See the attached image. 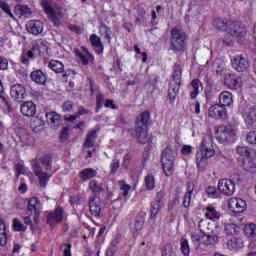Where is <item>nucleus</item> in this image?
<instances>
[{
  "label": "nucleus",
  "mask_w": 256,
  "mask_h": 256,
  "mask_svg": "<svg viewBox=\"0 0 256 256\" xmlns=\"http://www.w3.org/2000/svg\"><path fill=\"white\" fill-rule=\"evenodd\" d=\"M215 155L213 148V138L209 135L204 136L199 151L196 153V165L198 169H205L210 157Z\"/></svg>",
  "instance_id": "f257e3e1"
},
{
  "label": "nucleus",
  "mask_w": 256,
  "mask_h": 256,
  "mask_svg": "<svg viewBox=\"0 0 256 256\" xmlns=\"http://www.w3.org/2000/svg\"><path fill=\"white\" fill-rule=\"evenodd\" d=\"M151 119V113L144 111L140 116L137 117L135 122V135L137 141L142 145H145L149 141L147 134V127L149 126V120Z\"/></svg>",
  "instance_id": "f03ea898"
},
{
  "label": "nucleus",
  "mask_w": 256,
  "mask_h": 256,
  "mask_svg": "<svg viewBox=\"0 0 256 256\" xmlns=\"http://www.w3.org/2000/svg\"><path fill=\"white\" fill-rule=\"evenodd\" d=\"M42 7L50 21L59 27V19H63V17H65V13H63V7L59 6L57 3L51 0L42 1Z\"/></svg>",
  "instance_id": "7ed1b4c3"
},
{
  "label": "nucleus",
  "mask_w": 256,
  "mask_h": 256,
  "mask_svg": "<svg viewBox=\"0 0 256 256\" xmlns=\"http://www.w3.org/2000/svg\"><path fill=\"white\" fill-rule=\"evenodd\" d=\"M176 155L177 153L169 147L164 149L162 152L161 163L163 172L165 173L166 177H171L173 175V171H175Z\"/></svg>",
  "instance_id": "20e7f679"
},
{
  "label": "nucleus",
  "mask_w": 256,
  "mask_h": 256,
  "mask_svg": "<svg viewBox=\"0 0 256 256\" xmlns=\"http://www.w3.org/2000/svg\"><path fill=\"white\" fill-rule=\"evenodd\" d=\"M189 37L183 30L175 27L171 30L170 43L173 51H183L187 47Z\"/></svg>",
  "instance_id": "39448f33"
},
{
  "label": "nucleus",
  "mask_w": 256,
  "mask_h": 256,
  "mask_svg": "<svg viewBox=\"0 0 256 256\" xmlns=\"http://www.w3.org/2000/svg\"><path fill=\"white\" fill-rule=\"evenodd\" d=\"M237 135V128L233 125L219 126L216 131V139L219 143H225V141H233V138Z\"/></svg>",
  "instance_id": "423d86ee"
},
{
  "label": "nucleus",
  "mask_w": 256,
  "mask_h": 256,
  "mask_svg": "<svg viewBox=\"0 0 256 256\" xmlns=\"http://www.w3.org/2000/svg\"><path fill=\"white\" fill-rule=\"evenodd\" d=\"M228 34L237 39H243L247 35V26L239 21L229 23Z\"/></svg>",
  "instance_id": "0eeeda50"
},
{
  "label": "nucleus",
  "mask_w": 256,
  "mask_h": 256,
  "mask_svg": "<svg viewBox=\"0 0 256 256\" xmlns=\"http://www.w3.org/2000/svg\"><path fill=\"white\" fill-rule=\"evenodd\" d=\"M218 191L226 197H231L235 193V181L231 179H221L218 182Z\"/></svg>",
  "instance_id": "6e6552de"
},
{
  "label": "nucleus",
  "mask_w": 256,
  "mask_h": 256,
  "mask_svg": "<svg viewBox=\"0 0 256 256\" xmlns=\"http://www.w3.org/2000/svg\"><path fill=\"white\" fill-rule=\"evenodd\" d=\"M232 67L238 73H243L249 69V60L243 54L238 55L232 60Z\"/></svg>",
  "instance_id": "1a4fd4ad"
},
{
  "label": "nucleus",
  "mask_w": 256,
  "mask_h": 256,
  "mask_svg": "<svg viewBox=\"0 0 256 256\" xmlns=\"http://www.w3.org/2000/svg\"><path fill=\"white\" fill-rule=\"evenodd\" d=\"M208 117H212V119H226L227 109L220 104H214L208 109Z\"/></svg>",
  "instance_id": "9d476101"
},
{
  "label": "nucleus",
  "mask_w": 256,
  "mask_h": 256,
  "mask_svg": "<svg viewBox=\"0 0 256 256\" xmlns=\"http://www.w3.org/2000/svg\"><path fill=\"white\" fill-rule=\"evenodd\" d=\"M76 57L79 59V62L84 67H87V65H93V61H95V57L89 53V50L85 48H81L80 50L75 51Z\"/></svg>",
  "instance_id": "9b49d317"
},
{
  "label": "nucleus",
  "mask_w": 256,
  "mask_h": 256,
  "mask_svg": "<svg viewBox=\"0 0 256 256\" xmlns=\"http://www.w3.org/2000/svg\"><path fill=\"white\" fill-rule=\"evenodd\" d=\"M63 213H65V210L61 206H58L54 212H50L47 216L48 225L55 227L57 223H61L63 221Z\"/></svg>",
  "instance_id": "f8f14e48"
},
{
  "label": "nucleus",
  "mask_w": 256,
  "mask_h": 256,
  "mask_svg": "<svg viewBox=\"0 0 256 256\" xmlns=\"http://www.w3.org/2000/svg\"><path fill=\"white\" fill-rule=\"evenodd\" d=\"M10 95L14 101L18 103H23L25 97H27V93L25 92V87L21 84L13 85L10 89Z\"/></svg>",
  "instance_id": "ddd939ff"
},
{
  "label": "nucleus",
  "mask_w": 256,
  "mask_h": 256,
  "mask_svg": "<svg viewBox=\"0 0 256 256\" xmlns=\"http://www.w3.org/2000/svg\"><path fill=\"white\" fill-rule=\"evenodd\" d=\"M32 169L39 179L40 186L47 187V181H49V177H51V175L43 172L41 166H39V163H37L36 160L32 162Z\"/></svg>",
  "instance_id": "4468645a"
},
{
  "label": "nucleus",
  "mask_w": 256,
  "mask_h": 256,
  "mask_svg": "<svg viewBox=\"0 0 256 256\" xmlns=\"http://www.w3.org/2000/svg\"><path fill=\"white\" fill-rule=\"evenodd\" d=\"M241 83V77L237 76V74H226L224 77V85H226L228 89H239Z\"/></svg>",
  "instance_id": "2eb2a0df"
},
{
  "label": "nucleus",
  "mask_w": 256,
  "mask_h": 256,
  "mask_svg": "<svg viewBox=\"0 0 256 256\" xmlns=\"http://www.w3.org/2000/svg\"><path fill=\"white\" fill-rule=\"evenodd\" d=\"M89 210L91 215H93V217H100L101 215V200L98 199L97 196L95 195H91L89 197Z\"/></svg>",
  "instance_id": "dca6fc26"
},
{
  "label": "nucleus",
  "mask_w": 256,
  "mask_h": 256,
  "mask_svg": "<svg viewBox=\"0 0 256 256\" xmlns=\"http://www.w3.org/2000/svg\"><path fill=\"white\" fill-rule=\"evenodd\" d=\"M46 119H47V123H48L49 127H51V129H59V127H61V123L63 122L61 120V115H59L55 111L47 112Z\"/></svg>",
  "instance_id": "f3484780"
},
{
  "label": "nucleus",
  "mask_w": 256,
  "mask_h": 256,
  "mask_svg": "<svg viewBox=\"0 0 256 256\" xmlns=\"http://www.w3.org/2000/svg\"><path fill=\"white\" fill-rule=\"evenodd\" d=\"M26 30L32 35H40V33H43V22L30 20L26 23Z\"/></svg>",
  "instance_id": "a211bd4d"
},
{
  "label": "nucleus",
  "mask_w": 256,
  "mask_h": 256,
  "mask_svg": "<svg viewBox=\"0 0 256 256\" xmlns=\"http://www.w3.org/2000/svg\"><path fill=\"white\" fill-rule=\"evenodd\" d=\"M229 208L234 211V213H243L247 209V202L241 198H232L229 202Z\"/></svg>",
  "instance_id": "6ab92c4d"
},
{
  "label": "nucleus",
  "mask_w": 256,
  "mask_h": 256,
  "mask_svg": "<svg viewBox=\"0 0 256 256\" xmlns=\"http://www.w3.org/2000/svg\"><path fill=\"white\" fill-rule=\"evenodd\" d=\"M243 117L247 127H253L254 123H256V106H252L245 110Z\"/></svg>",
  "instance_id": "aec40b11"
},
{
  "label": "nucleus",
  "mask_w": 256,
  "mask_h": 256,
  "mask_svg": "<svg viewBox=\"0 0 256 256\" xmlns=\"http://www.w3.org/2000/svg\"><path fill=\"white\" fill-rule=\"evenodd\" d=\"M20 111L25 117H33L37 113V106L31 101H26L21 105Z\"/></svg>",
  "instance_id": "412c9836"
},
{
  "label": "nucleus",
  "mask_w": 256,
  "mask_h": 256,
  "mask_svg": "<svg viewBox=\"0 0 256 256\" xmlns=\"http://www.w3.org/2000/svg\"><path fill=\"white\" fill-rule=\"evenodd\" d=\"M14 13L20 19H29V17L32 15L31 8L27 7V5L21 4H18L14 7Z\"/></svg>",
  "instance_id": "4be33fe9"
},
{
  "label": "nucleus",
  "mask_w": 256,
  "mask_h": 256,
  "mask_svg": "<svg viewBox=\"0 0 256 256\" xmlns=\"http://www.w3.org/2000/svg\"><path fill=\"white\" fill-rule=\"evenodd\" d=\"M232 20H227L223 18H215L212 22L213 27L217 29V31H225L226 33L229 32V24Z\"/></svg>",
  "instance_id": "5701e85b"
},
{
  "label": "nucleus",
  "mask_w": 256,
  "mask_h": 256,
  "mask_svg": "<svg viewBox=\"0 0 256 256\" xmlns=\"http://www.w3.org/2000/svg\"><path fill=\"white\" fill-rule=\"evenodd\" d=\"M30 79H32V81L37 85H45L47 83V74L41 70H35L31 72Z\"/></svg>",
  "instance_id": "b1692460"
},
{
  "label": "nucleus",
  "mask_w": 256,
  "mask_h": 256,
  "mask_svg": "<svg viewBox=\"0 0 256 256\" xmlns=\"http://www.w3.org/2000/svg\"><path fill=\"white\" fill-rule=\"evenodd\" d=\"M219 105L222 107H231L233 105V94L229 91L222 92L219 96Z\"/></svg>",
  "instance_id": "393cba45"
},
{
  "label": "nucleus",
  "mask_w": 256,
  "mask_h": 256,
  "mask_svg": "<svg viewBox=\"0 0 256 256\" xmlns=\"http://www.w3.org/2000/svg\"><path fill=\"white\" fill-rule=\"evenodd\" d=\"M181 87V82H170L168 89V97L170 101H175L177 95H179V89Z\"/></svg>",
  "instance_id": "a878e982"
},
{
  "label": "nucleus",
  "mask_w": 256,
  "mask_h": 256,
  "mask_svg": "<svg viewBox=\"0 0 256 256\" xmlns=\"http://www.w3.org/2000/svg\"><path fill=\"white\" fill-rule=\"evenodd\" d=\"M90 43L92 47L96 49V53H98V55H101V53H103V42H101V38L97 36V34H92L90 36Z\"/></svg>",
  "instance_id": "bb28decb"
},
{
  "label": "nucleus",
  "mask_w": 256,
  "mask_h": 256,
  "mask_svg": "<svg viewBox=\"0 0 256 256\" xmlns=\"http://www.w3.org/2000/svg\"><path fill=\"white\" fill-rule=\"evenodd\" d=\"M144 225H145V215L139 214L136 217L134 228L132 229L134 237H136L139 234V231L143 229Z\"/></svg>",
  "instance_id": "cd10ccee"
},
{
  "label": "nucleus",
  "mask_w": 256,
  "mask_h": 256,
  "mask_svg": "<svg viewBox=\"0 0 256 256\" xmlns=\"http://www.w3.org/2000/svg\"><path fill=\"white\" fill-rule=\"evenodd\" d=\"M33 211H41V201L37 197H32L28 201L27 215H32Z\"/></svg>",
  "instance_id": "c85d7f7f"
},
{
  "label": "nucleus",
  "mask_w": 256,
  "mask_h": 256,
  "mask_svg": "<svg viewBox=\"0 0 256 256\" xmlns=\"http://www.w3.org/2000/svg\"><path fill=\"white\" fill-rule=\"evenodd\" d=\"M79 177L82 181H89V179L97 177V171L93 168H86L79 173Z\"/></svg>",
  "instance_id": "c756f323"
},
{
  "label": "nucleus",
  "mask_w": 256,
  "mask_h": 256,
  "mask_svg": "<svg viewBox=\"0 0 256 256\" xmlns=\"http://www.w3.org/2000/svg\"><path fill=\"white\" fill-rule=\"evenodd\" d=\"M96 140H97V130H91L86 136L84 147H86L87 149H89L90 147H94Z\"/></svg>",
  "instance_id": "7c9ffc66"
},
{
  "label": "nucleus",
  "mask_w": 256,
  "mask_h": 256,
  "mask_svg": "<svg viewBox=\"0 0 256 256\" xmlns=\"http://www.w3.org/2000/svg\"><path fill=\"white\" fill-rule=\"evenodd\" d=\"M49 69L54 71V73H63L65 71V65L61 61L51 60L48 64Z\"/></svg>",
  "instance_id": "2f4dec72"
},
{
  "label": "nucleus",
  "mask_w": 256,
  "mask_h": 256,
  "mask_svg": "<svg viewBox=\"0 0 256 256\" xmlns=\"http://www.w3.org/2000/svg\"><path fill=\"white\" fill-rule=\"evenodd\" d=\"M0 245L5 247L7 245V226H5V221L0 219Z\"/></svg>",
  "instance_id": "473e14b6"
},
{
  "label": "nucleus",
  "mask_w": 256,
  "mask_h": 256,
  "mask_svg": "<svg viewBox=\"0 0 256 256\" xmlns=\"http://www.w3.org/2000/svg\"><path fill=\"white\" fill-rule=\"evenodd\" d=\"M144 183L148 191H152V189H155V175L153 173L147 174L144 178Z\"/></svg>",
  "instance_id": "72a5a7b5"
},
{
  "label": "nucleus",
  "mask_w": 256,
  "mask_h": 256,
  "mask_svg": "<svg viewBox=\"0 0 256 256\" xmlns=\"http://www.w3.org/2000/svg\"><path fill=\"white\" fill-rule=\"evenodd\" d=\"M224 233L226 237H231L236 233H239V226L236 224H227L224 227Z\"/></svg>",
  "instance_id": "f704fd0d"
},
{
  "label": "nucleus",
  "mask_w": 256,
  "mask_h": 256,
  "mask_svg": "<svg viewBox=\"0 0 256 256\" xmlns=\"http://www.w3.org/2000/svg\"><path fill=\"white\" fill-rule=\"evenodd\" d=\"M30 59H35V48H33L32 50H29L27 53H23L21 55V63L23 65H29Z\"/></svg>",
  "instance_id": "c9c22d12"
},
{
  "label": "nucleus",
  "mask_w": 256,
  "mask_h": 256,
  "mask_svg": "<svg viewBox=\"0 0 256 256\" xmlns=\"http://www.w3.org/2000/svg\"><path fill=\"white\" fill-rule=\"evenodd\" d=\"M183 74V70L181 69V65H174V72L172 75V82L181 83V75Z\"/></svg>",
  "instance_id": "e433bc0d"
},
{
  "label": "nucleus",
  "mask_w": 256,
  "mask_h": 256,
  "mask_svg": "<svg viewBox=\"0 0 256 256\" xmlns=\"http://www.w3.org/2000/svg\"><path fill=\"white\" fill-rule=\"evenodd\" d=\"M229 249H241L243 247V240L241 238H232L227 242Z\"/></svg>",
  "instance_id": "4c0bfd02"
},
{
  "label": "nucleus",
  "mask_w": 256,
  "mask_h": 256,
  "mask_svg": "<svg viewBox=\"0 0 256 256\" xmlns=\"http://www.w3.org/2000/svg\"><path fill=\"white\" fill-rule=\"evenodd\" d=\"M205 217L213 221L215 219H219V213H217V210H215V207L208 206L206 207Z\"/></svg>",
  "instance_id": "58836bf2"
},
{
  "label": "nucleus",
  "mask_w": 256,
  "mask_h": 256,
  "mask_svg": "<svg viewBox=\"0 0 256 256\" xmlns=\"http://www.w3.org/2000/svg\"><path fill=\"white\" fill-rule=\"evenodd\" d=\"M205 191L211 199H218V197H221V193L215 186H208Z\"/></svg>",
  "instance_id": "ea45409f"
},
{
  "label": "nucleus",
  "mask_w": 256,
  "mask_h": 256,
  "mask_svg": "<svg viewBox=\"0 0 256 256\" xmlns=\"http://www.w3.org/2000/svg\"><path fill=\"white\" fill-rule=\"evenodd\" d=\"M244 233L247 237H256V224H247Z\"/></svg>",
  "instance_id": "a19ab883"
},
{
  "label": "nucleus",
  "mask_w": 256,
  "mask_h": 256,
  "mask_svg": "<svg viewBox=\"0 0 256 256\" xmlns=\"http://www.w3.org/2000/svg\"><path fill=\"white\" fill-rule=\"evenodd\" d=\"M89 189L90 191H92L93 193H101L104 191L103 186L99 185L98 182H96V180H91L89 183Z\"/></svg>",
  "instance_id": "79ce46f5"
},
{
  "label": "nucleus",
  "mask_w": 256,
  "mask_h": 256,
  "mask_svg": "<svg viewBox=\"0 0 256 256\" xmlns=\"http://www.w3.org/2000/svg\"><path fill=\"white\" fill-rule=\"evenodd\" d=\"M161 209V204L157 202L151 203V209H150V217L151 219H155L157 215L159 214V211Z\"/></svg>",
  "instance_id": "37998d69"
},
{
  "label": "nucleus",
  "mask_w": 256,
  "mask_h": 256,
  "mask_svg": "<svg viewBox=\"0 0 256 256\" xmlns=\"http://www.w3.org/2000/svg\"><path fill=\"white\" fill-rule=\"evenodd\" d=\"M219 237L215 234H208L204 236V245H215L217 243Z\"/></svg>",
  "instance_id": "c03bdc74"
},
{
  "label": "nucleus",
  "mask_w": 256,
  "mask_h": 256,
  "mask_svg": "<svg viewBox=\"0 0 256 256\" xmlns=\"http://www.w3.org/2000/svg\"><path fill=\"white\" fill-rule=\"evenodd\" d=\"M0 9H2V11H4V13H6V15H8V17H10L11 19H15V16L13 15V12H11V6H9V4H7L4 1H1Z\"/></svg>",
  "instance_id": "a18cd8bd"
},
{
  "label": "nucleus",
  "mask_w": 256,
  "mask_h": 256,
  "mask_svg": "<svg viewBox=\"0 0 256 256\" xmlns=\"http://www.w3.org/2000/svg\"><path fill=\"white\" fill-rule=\"evenodd\" d=\"M237 153H239V155H241V157H246L247 159H249V157H251V150L245 146H239L237 148Z\"/></svg>",
  "instance_id": "49530a36"
},
{
  "label": "nucleus",
  "mask_w": 256,
  "mask_h": 256,
  "mask_svg": "<svg viewBox=\"0 0 256 256\" xmlns=\"http://www.w3.org/2000/svg\"><path fill=\"white\" fill-rule=\"evenodd\" d=\"M244 169L246 171H249L250 173H255L256 171V164L253 163V161L247 159V161L244 162Z\"/></svg>",
  "instance_id": "de8ad7c7"
},
{
  "label": "nucleus",
  "mask_w": 256,
  "mask_h": 256,
  "mask_svg": "<svg viewBox=\"0 0 256 256\" xmlns=\"http://www.w3.org/2000/svg\"><path fill=\"white\" fill-rule=\"evenodd\" d=\"M40 163L49 169L51 167V155L46 154L42 158H40Z\"/></svg>",
  "instance_id": "09e8293b"
},
{
  "label": "nucleus",
  "mask_w": 256,
  "mask_h": 256,
  "mask_svg": "<svg viewBox=\"0 0 256 256\" xmlns=\"http://www.w3.org/2000/svg\"><path fill=\"white\" fill-rule=\"evenodd\" d=\"M71 247V244L60 245V251L63 253V256H71Z\"/></svg>",
  "instance_id": "8fccbe9b"
},
{
  "label": "nucleus",
  "mask_w": 256,
  "mask_h": 256,
  "mask_svg": "<svg viewBox=\"0 0 256 256\" xmlns=\"http://www.w3.org/2000/svg\"><path fill=\"white\" fill-rule=\"evenodd\" d=\"M181 251H182L184 256H188L189 255V253L191 252V250L189 248V241L183 240L181 242Z\"/></svg>",
  "instance_id": "3c124183"
},
{
  "label": "nucleus",
  "mask_w": 256,
  "mask_h": 256,
  "mask_svg": "<svg viewBox=\"0 0 256 256\" xmlns=\"http://www.w3.org/2000/svg\"><path fill=\"white\" fill-rule=\"evenodd\" d=\"M119 167H121L119 160H113L110 164V175H115L116 171H119Z\"/></svg>",
  "instance_id": "603ef678"
},
{
  "label": "nucleus",
  "mask_w": 256,
  "mask_h": 256,
  "mask_svg": "<svg viewBox=\"0 0 256 256\" xmlns=\"http://www.w3.org/2000/svg\"><path fill=\"white\" fill-rule=\"evenodd\" d=\"M13 227L15 231H26L27 227L23 226V224H21V222H19V220H17V218H15L13 220Z\"/></svg>",
  "instance_id": "864d4df0"
},
{
  "label": "nucleus",
  "mask_w": 256,
  "mask_h": 256,
  "mask_svg": "<svg viewBox=\"0 0 256 256\" xmlns=\"http://www.w3.org/2000/svg\"><path fill=\"white\" fill-rule=\"evenodd\" d=\"M104 102H105V97L102 94H98L96 96V105H97L96 113L99 112V109H101V107H103Z\"/></svg>",
  "instance_id": "5fc2aeb1"
},
{
  "label": "nucleus",
  "mask_w": 256,
  "mask_h": 256,
  "mask_svg": "<svg viewBox=\"0 0 256 256\" xmlns=\"http://www.w3.org/2000/svg\"><path fill=\"white\" fill-rule=\"evenodd\" d=\"M173 255V246L171 244H166L162 250V256Z\"/></svg>",
  "instance_id": "6e6d98bb"
},
{
  "label": "nucleus",
  "mask_w": 256,
  "mask_h": 256,
  "mask_svg": "<svg viewBox=\"0 0 256 256\" xmlns=\"http://www.w3.org/2000/svg\"><path fill=\"white\" fill-rule=\"evenodd\" d=\"M8 67L9 61L7 60V58L0 56V70L7 71Z\"/></svg>",
  "instance_id": "4d7b16f0"
},
{
  "label": "nucleus",
  "mask_w": 256,
  "mask_h": 256,
  "mask_svg": "<svg viewBox=\"0 0 256 256\" xmlns=\"http://www.w3.org/2000/svg\"><path fill=\"white\" fill-rule=\"evenodd\" d=\"M246 140L248 141V143H250V145H256V132H249L246 137Z\"/></svg>",
  "instance_id": "13d9d810"
},
{
  "label": "nucleus",
  "mask_w": 256,
  "mask_h": 256,
  "mask_svg": "<svg viewBox=\"0 0 256 256\" xmlns=\"http://www.w3.org/2000/svg\"><path fill=\"white\" fill-rule=\"evenodd\" d=\"M165 200V193H163L162 191L158 192L156 194V198L155 201L156 203H158V205H163V201Z\"/></svg>",
  "instance_id": "bf43d9fd"
},
{
  "label": "nucleus",
  "mask_w": 256,
  "mask_h": 256,
  "mask_svg": "<svg viewBox=\"0 0 256 256\" xmlns=\"http://www.w3.org/2000/svg\"><path fill=\"white\" fill-rule=\"evenodd\" d=\"M115 253H117V246H115V241H113L112 246L106 250V256H113Z\"/></svg>",
  "instance_id": "052dcab7"
},
{
  "label": "nucleus",
  "mask_w": 256,
  "mask_h": 256,
  "mask_svg": "<svg viewBox=\"0 0 256 256\" xmlns=\"http://www.w3.org/2000/svg\"><path fill=\"white\" fill-rule=\"evenodd\" d=\"M61 141H67L69 139V128L64 127L61 134H60Z\"/></svg>",
  "instance_id": "680f3d73"
},
{
  "label": "nucleus",
  "mask_w": 256,
  "mask_h": 256,
  "mask_svg": "<svg viewBox=\"0 0 256 256\" xmlns=\"http://www.w3.org/2000/svg\"><path fill=\"white\" fill-rule=\"evenodd\" d=\"M191 196L192 195L190 194L184 195L183 206L185 207V209H189V207L191 206Z\"/></svg>",
  "instance_id": "e2e57ef3"
},
{
  "label": "nucleus",
  "mask_w": 256,
  "mask_h": 256,
  "mask_svg": "<svg viewBox=\"0 0 256 256\" xmlns=\"http://www.w3.org/2000/svg\"><path fill=\"white\" fill-rule=\"evenodd\" d=\"M96 251V254H95ZM101 253V248L96 247L95 250H88L84 256H99Z\"/></svg>",
  "instance_id": "0e129e2a"
},
{
  "label": "nucleus",
  "mask_w": 256,
  "mask_h": 256,
  "mask_svg": "<svg viewBox=\"0 0 256 256\" xmlns=\"http://www.w3.org/2000/svg\"><path fill=\"white\" fill-rule=\"evenodd\" d=\"M191 239L193 243H197L199 245V242L201 241V234L199 232H193L191 234Z\"/></svg>",
  "instance_id": "69168bd1"
},
{
  "label": "nucleus",
  "mask_w": 256,
  "mask_h": 256,
  "mask_svg": "<svg viewBox=\"0 0 256 256\" xmlns=\"http://www.w3.org/2000/svg\"><path fill=\"white\" fill-rule=\"evenodd\" d=\"M192 151L193 147H191L190 145H184L181 150L182 155H191Z\"/></svg>",
  "instance_id": "338daca9"
},
{
  "label": "nucleus",
  "mask_w": 256,
  "mask_h": 256,
  "mask_svg": "<svg viewBox=\"0 0 256 256\" xmlns=\"http://www.w3.org/2000/svg\"><path fill=\"white\" fill-rule=\"evenodd\" d=\"M63 111H71L73 109V102L71 101H66L62 105Z\"/></svg>",
  "instance_id": "774afa93"
}]
</instances>
